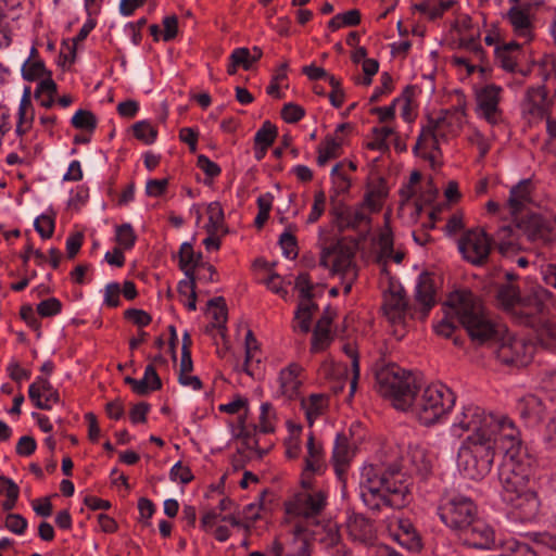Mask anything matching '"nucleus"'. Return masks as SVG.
<instances>
[{"label": "nucleus", "instance_id": "nucleus-13", "mask_svg": "<svg viewBox=\"0 0 556 556\" xmlns=\"http://www.w3.org/2000/svg\"><path fill=\"white\" fill-rule=\"evenodd\" d=\"M327 504V493L317 491H302L295 494L293 502L290 504L289 511L303 517L307 522L318 523L317 516L324 510Z\"/></svg>", "mask_w": 556, "mask_h": 556}, {"label": "nucleus", "instance_id": "nucleus-24", "mask_svg": "<svg viewBox=\"0 0 556 556\" xmlns=\"http://www.w3.org/2000/svg\"><path fill=\"white\" fill-rule=\"evenodd\" d=\"M352 450L349 444V439L343 433L337 434L333 452L332 462L338 476L343 475L352 458Z\"/></svg>", "mask_w": 556, "mask_h": 556}, {"label": "nucleus", "instance_id": "nucleus-55", "mask_svg": "<svg viewBox=\"0 0 556 556\" xmlns=\"http://www.w3.org/2000/svg\"><path fill=\"white\" fill-rule=\"evenodd\" d=\"M229 61H235L236 64L249 71L252 67L251 52L248 48H237L230 54Z\"/></svg>", "mask_w": 556, "mask_h": 556}, {"label": "nucleus", "instance_id": "nucleus-61", "mask_svg": "<svg viewBox=\"0 0 556 556\" xmlns=\"http://www.w3.org/2000/svg\"><path fill=\"white\" fill-rule=\"evenodd\" d=\"M168 186L167 179H150L147 181L146 192L149 197H161Z\"/></svg>", "mask_w": 556, "mask_h": 556}, {"label": "nucleus", "instance_id": "nucleus-39", "mask_svg": "<svg viewBox=\"0 0 556 556\" xmlns=\"http://www.w3.org/2000/svg\"><path fill=\"white\" fill-rule=\"evenodd\" d=\"M132 130L134 136L146 144L153 143L157 136V130L152 127L149 122L146 121L137 122L134 124Z\"/></svg>", "mask_w": 556, "mask_h": 556}, {"label": "nucleus", "instance_id": "nucleus-51", "mask_svg": "<svg viewBox=\"0 0 556 556\" xmlns=\"http://www.w3.org/2000/svg\"><path fill=\"white\" fill-rule=\"evenodd\" d=\"M326 205V197L323 191H318L314 195V203L311 210V213L307 217V223L313 224L316 223L319 217L323 215Z\"/></svg>", "mask_w": 556, "mask_h": 556}, {"label": "nucleus", "instance_id": "nucleus-7", "mask_svg": "<svg viewBox=\"0 0 556 556\" xmlns=\"http://www.w3.org/2000/svg\"><path fill=\"white\" fill-rule=\"evenodd\" d=\"M454 392L444 384H431L421 394L414 395L410 405L413 413L424 426H432L445 416L455 405Z\"/></svg>", "mask_w": 556, "mask_h": 556}, {"label": "nucleus", "instance_id": "nucleus-25", "mask_svg": "<svg viewBox=\"0 0 556 556\" xmlns=\"http://www.w3.org/2000/svg\"><path fill=\"white\" fill-rule=\"evenodd\" d=\"M547 92L543 86L529 88L523 102V111L543 117L546 113Z\"/></svg>", "mask_w": 556, "mask_h": 556}, {"label": "nucleus", "instance_id": "nucleus-19", "mask_svg": "<svg viewBox=\"0 0 556 556\" xmlns=\"http://www.w3.org/2000/svg\"><path fill=\"white\" fill-rule=\"evenodd\" d=\"M355 252L356 243L346 242L344 239L339 240L331 249H328V253H332L334 256L332 271L348 273L352 268Z\"/></svg>", "mask_w": 556, "mask_h": 556}, {"label": "nucleus", "instance_id": "nucleus-54", "mask_svg": "<svg viewBox=\"0 0 556 556\" xmlns=\"http://www.w3.org/2000/svg\"><path fill=\"white\" fill-rule=\"evenodd\" d=\"M380 80L381 86L375 89L369 99L371 103L378 102L382 94L390 93L393 89V79L388 72L381 74Z\"/></svg>", "mask_w": 556, "mask_h": 556}, {"label": "nucleus", "instance_id": "nucleus-53", "mask_svg": "<svg viewBox=\"0 0 556 556\" xmlns=\"http://www.w3.org/2000/svg\"><path fill=\"white\" fill-rule=\"evenodd\" d=\"M5 528L15 534H23L27 528V520L20 514H9L5 518Z\"/></svg>", "mask_w": 556, "mask_h": 556}, {"label": "nucleus", "instance_id": "nucleus-32", "mask_svg": "<svg viewBox=\"0 0 556 556\" xmlns=\"http://www.w3.org/2000/svg\"><path fill=\"white\" fill-rule=\"evenodd\" d=\"M465 115H466L465 108L456 109L454 115H450L446 112L443 116H440L435 119H430L429 125L425 130L427 131V135L429 137H431L432 139H434L437 141V137H442V138L445 137V135L443 132H441V128L443 127V125H445L447 123L448 118H452L455 116L456 121L460 124L462 117H464Z\"/></svg>", "mask_w": 556, "mask_h": 556}, {"label": "nucleus", "instance_id": "nucleus-35", "mask_svg": "<svg viewBox=\"0 0 556 556\" xmlns=\"http://www.w3.org/2000/svg\"><path fill=\"white\" fill-rule=\"evenodd\" d=\"M273 200H274V197L269 192L265 193L263 195H260L257 198L256 203H257V207H258V213L254 220L256 228L261 229L264 226V224L267 222V219L269 218Z\"/></svg>", "mask_w": 556, "mask_h": 556}, {"label": "nucleus", "instance_id": "nucleus-12", "mask_svg": "<svg viewBox=\"0 0 556 556\" xmlns=\"http://www.w3.org/2000/svg\"><path fill=\"white\" fill-rule=\"evenodd\" d=\"M382 309L394 326L406 327L409 319L418 318L417 307L408 304L402 287L390 288L389 292L384 293Z\"/></svg>", "mask_w": 556, "mask_h": 556}, {"label": "nucleus", "instance_id": "nucleus-3", "mask_svg": "<svg viewBox=\"0 0 556 556\" xmlns=\"http://www.w3.org/2000/svg\"><path fill=\"white\" fill-rule=\"evenodd\" d=\"M359 491L364 504L374 511L382 507L401 509L410 501L408 478L395 465L388 469L371 464L364 466Z\"/></svg>", "mask_w": 556, "mask_h": 556}, {"label": "nucleus", "instance_id": "nucleus-10", "mask_svg": "<svg viewBox=\"0 0 556 556\" xmlns=\"http://www.w3.org/2000/svg\"><path fill=\"white\" fill-rule=\"evenodd\" d=\"M493 353L500 363L511 367H525L533 357L535 346L523 338L509 334L492 343Z\"/></svg>", "mask_w": 556, "mask_h": 556}, {"label": "nucleus", "instance_id": "nucleus-34", "mask_svg": "<svg viewBox=\"0 0 556 556\" xmlns=\"http://www.w3.org/2000/svg\"><path fill=\"white\" fill-rule=\"evenodd\" d=\"M71 123L76 129L93 131L97 127V117L91 111L78 110L72 117Z\"/></svg>", "mask_w": 556, "mask_h": 556}, {"label": "nucleus", "instance_id": "nucleus-22", "mask_svg": "<svg viewBox=\"0 0 556 556\" xmlns=\"http://www.w3.org/2000/svg\"><path fill=\"white\" fill-rule=\"evenodd\" d=\"M531 186L530 179H523L510 189L507 207L511 216H516L531 201Z\"/></svg>", "mask_w": 556, "mask_h": 556}, {"label": "nucleus", "instance_id": "nucleus-26", "mask_svg": "<svg viewBox=\"0 0 556 556\" xmlns=\"http://www.w3.org/2000/svg\"><path fill=\"white\" fill-rule=\"evenodd\" d=\"M302 368L298 364H290L279 375L280 393L289 399L298 394L301 381L298 379Z\"/></svg>", "mask_w": 556, "mask_h": 556}, {"label": "nucleus", "instance_id": "nucleus-48", "mask_svg": "<svg viewBox=\"0 0 556 556\" xmlns=\"http://www.w3.org/2000/svg\"><path fill=\"white\" fill-rule=\"evenodd\" d=\"M62 311V303L56 298H49L47 300L41 301L37 305V313L41 317H52L60 314Z\"/></svg>", "mask_w": 556, "mask_h": 556}, {"label": "nucleus", "instance_id": "nucleus-20", "mask_svg": "<svg viewBox=\"0 0 556 556\" xmlns=\"http://www.w3.org/2000/svg\"><path fill=\"white\" fill-rule=\"evenodd\" d=\"M518 219L517 217L515 220ZM511 224H503L492 237V244H495L503 255H509L520 250L518 235Z\"/></svg>", "mask_w": 556, "mask_h": 556}, {"label": "nucleus", "instance_id": "nucleus-11", "mask_svg": "<svg viewBox=\"0 0 556 556\" xmlns=\"http://www.w3.org/2000/svg\"><path fill=\"white\" fill-rule=\"evenodd\" d=\"M492 245V237L481 227L466 230L457 242L463 258L473 266L488 263Z\"/></svg>", "mask_w": 556, "mask_h": 556}, {"label": "nucleus", "instance_id": "nucleus-50", "mask_svg": "<svg viewBox=\"0 0 556 556\" xmlns=\"http://www.w3.org/2000/svg\"><path fill=\"white\" fill-rule=\"evenodd\" d=\"M170 479L179 480L182 484H187L193 480V475L188 466H184L181 462H177L170 469Z\"/></svg>", "mask_w": 556, "mask_h": 556}, {"label": "nucleus", "instance_id": "nucleus-57", "mask_svg": "<svg viewBox=\"0 0 556 556\" xmlns=\"http://www.w3.org/2000/svg\"><path fill=\"white\" fill-rule=\"evenodd\" d=\"M124 382L131 387L132 391L138 395H147L152 390V382H149L146 379H135L130 376L124 378Z\"/></svg>", "mask_w": 556, "mask_h": 556}, {"label": "nucleus", "instance_id": "nucleus-63", "mask_svg": "<svg viewBox=\"0 0 556 556\" xmlns=\"http://www.w3.org/2000/svg\"><path fill=\"white\" fill-rule=\"evenodd\" d=\"M164 33L163 40L170 41L173 40L178 33V18L175 15L166 16L163 20Z\"/></svg>", "mask_w": 556, "mask_h": 556}, {"label": "nucleus", "instance_id": "nucleus-2", "mask_svg": "<svg viewBox=\"0 0 556 556\" xmlns=\"http://www.w3.org/2000/svg\"><path fill=\"white\" fill-rule=\"evenodd\" d=\"M494 454L495 458L502 456L498 480L504 500L520 510L523 519H534L541 502L533 485L532 459L522 447L518 428L506 429Z\"/></svg>", "mask_w": 556, "mask_h": 556}, {"label": "nucleus", "instance_id": "nucleus-29", "mask_svg": "<svg viewBox=\"0 0 556 556\" xmlns=\"http://www.w3.org/2000/svg\"><path fill=\"white\" fill-rule=\"evenodd\" d=\"M317 309L316 303L300 301L294 315V330L307 333L311 330L312 316Z\"/></svg>", "mask_w": 556, "mask_h": 556}, {"label": "nucleus", "instance_id": "nucleus-15", "mask_svg": "<svg viewBox=\"0 0 556 556\" xmlns=\"http://www.w3.org/2000/svg\"><path fill=\"white\" fill-rule=\"evenodd\" d=\"M418 318L424 320L435 304V287L432 274L424 271L419 275L415 293Z\"/></svg>", "mask_w": 556, "mask_h": 556}, {"label": "nucleus", "instance_id": "nucleus-17", "mask_svg": "<svg viewBox=\"0 0 556 556\" xmlns=\"http://www.w3.org/2000/svg\"><path fill=\"white\" fill-rule=\"evenodd\" d=\"M28 396L39 409H51L50 403H59L60 395L47 378L37 377L28 388Z\"/></svg>", "mask_w": 556, "mask_h": 556}, {"label": "nucleus", "instance_id": "nucleus-60", "mask_svg": "<svg viewBox=\"0 0 556 556\" xmlns=\"http://www.w3.org/2000/svg\"><path fill=\"white\" fill-rule=\"evenodd\" d=\"M37 443L33 437L24 435L16 444V453L21 456H30L36 451Z\"/></svg>", "mask_w": 556, "mask_h": 556}, {"label": "nucleus", "instance_id": "nucleus-40", "mask_svg": "<svg viewBox=\"0 0 556 556\" xmlns=\"http://www.w3.org/2000/svg\"><path fill=\"white\" fill-rule=\"evenodd\" d=\"M179 268L182 271L193 270L197 268L195 253L191 243L184 242L179 250Z\"/></svg>", "mask_w": 556, "mask_h": 556}, {"label": "nucleus", "instance_id": "nucleus-27", "mask_svg": "<svg viewBox=\"0 0 556 556\" xmlns=\"http://www.w3.org/2000/svg\"><path fill=\"white\" fill-rule=\"evenodd\" d=\"M507 18L515 34L527 39L531 38L532 23L529 13L518 5L511 7L507 12Z\"/></svg>", "mask_w": 556, "mask_h": 556}, {"label": "nucleus", "instance_id": "nucleus-43", "mask_svg": "<svg viewBox=\"0 0 556 556\" xmlns=\"http://www.w3.org/2000/svg\"><path fill=\"white\" fill-rule=\"evenodd\" d=\"M295 289L300 292L301 301L313 302L312 300L315 296V293L313 292L314 285L312 283L307 273H302L296 277Z\"/></svg>", "mask_w": 556, "mask_h": 556}, {"label": "nucleus", "instance_id": "nucleus-5", "mask_svg": "<svg viewBox=\"0 0 556 556\" xmlns=\"http://www.w3.org/2000/svg\"><path fill=\"white\" fill-rule=\"evenodd\" d=\"M551 298L552 292L541 286L531 287L523 293L510 285L496 288L498 305L511 314L519 324L531 327L536 323V317L546 311Z\"/></svg>", "mask_w": 556, "mask_h": 556}, {"label": "nucleus", "instance_id": "nucleus-45", "mask_svg": "<svg viewBox=\"0 0 556 556\" xmlns=\"http://www.w3.org/2000/svg\"><path fill=\"white\" fill-rule=\"evenodd\" d=\"M374 140L367 144L370 150L383 151L388 148L386 140L388 137L394 134V130L390 127H375L372 129Z\"/></svg>", "mask_w": 556, "mask_h": 556}, {"label": "nucleus", "instance_id": "nucleus-52", "mask_svg": "<svg viewBox=\"0 0 556 556\" xmlns=\"http://www.w3.org/2000/svg\"><path fill=\"white\" fill-rule=\"evenodd\" d=\"M124 317L139 327L148 326L152 317L146 311L139 308H128L124 312Z\"/></svg>", "mask_w": 556, "mask_h": 556}, {"label": "nucleus", "instance_id": "nucleus-46", "mask_svg": "<svg viewBox=\"0 0 556 556\" xmlns=\"http://www.w3.org/2000/svg\"><path fill=\"white\" fill-rule=\"evenodd\" d=\"M279 244L282 249L283 255L288 258L294 260L298 256V242L296 238L288 230L282 232L279 237Z\"/></svg>", "mask_w": 556, "mask_h": 556}, {"label": "nucleus", "instance_id": "nucleus-21", "mask_svg": "<svg viewBox=\"0 0 556 556\" xmlns=\"http://www.w3.org/2000/svg\"><path fill=\"white\" fill-rule=\"evenodd\" d=\"M348 529L353 540L364 544L372 543L376 538V531L372 522L363 515H355L350 518Z\"/></svg>", "mask_w": 556, "mask_h": 556}, {"label": "nucleus", "instance_id": "nucleus-47", "mask_svg": "<svg viewBox=\"0 0 556 556\" xmlns=\"http://www.w3.org/2000/svg\"><path fill=\"white\" fill-rule=\"evenodd\" d=\"M34 227L42 239H50L54 232V218L42 214L36 218Z\"/></svg>", "mask_w": 556, "mask_h": 556}, {"label": "nucleus", "instance_id": "nucleus-62", "mask_svg": "<svg viewBox=\"0 0 556 556\" xmlns=\"http://www.w3.org/2000/svg\"><path fill=\"white\" fill-rule=\"evenodd\" d=\"M84 236L81 232H75L66 239V253L68 258H74L83 244Z\"/></svg>", "mask_w": 556, "mask_h": 556}, {"label": "nucleus", "instance_id": "nucleus-6", "mask_svg": "<svg viewBox=\"0 0 556 556\" xmlns=\"http://www.w3.org/2000/svg\"><path fill=\"white\" fill-rule=\"evenodd\" d=\"M378 392L392 401L396 409L410 407L417 390L415 377L396 364L382 365L375 371Z\"/></svg>", "mask_w": 556, "mask_h": 556}, {"label": "nucleus", "instance_id": "nucleus-49", "mask_svg": "<svg viewBox=\"0 0 556 556\" xmlns=\"http://www.w3.org/2000/svg\"><path fill=\"white\" fill-rule=\"evenodd\" d=\"M305 115V110L295 103H287L281 109V117L286 123L294 124L302 119Z\"/></svg>", "mask_w": 556, "mask_h": 556}, {"label": "nucleus", "instance_id": "nucleus-56", "mask_svg": "<svg viewBox=\"0 0 556 556\" xmlns=\"http://www.w3.org/2000/svg\"><path fill=\"white\" fill-rule=\"evenodd\" d=\"M121 286L117 282L106 285L104 291V304L109 307H117L121 304L119 300Z\"/></svg>", "mask_w": 556, "mask_h": 556}, {"label": "nucleus", "instance_id": "nucleus-9", "mask_svg": "<svg viewBox=\"0 0 556 556\" xmlns=\"http://www.w3.org/2000/svg\"><path fill=\"white\" fill-rule=\"evenodd\" d=\"M516 228L533 243L556 244V215L552 213H529L516 219Z\"/></svg>", "mask_w": 556, "mask_h": 556}, {"label": "nucleus", "instance_id": "nucleus-14", "mask_svg": "<svg viewBox=\"0 0 556 556\" xmlns=\"http://www.w3.org/2000/svg\"><path fill=\"white\" fill-rule=\"evenodd\" d=\"M457 536L468 547L490 549L495 546V532L493 528L479 518L478 515L470 522L469 527L460 531Z\"/></svg>", "mask_w": 556, "mask_h": 556}, {"label": "nucleus", "instance_id": "nucleus-36", "mask_svg": "<svg viewBox=\"0 0 556 556\" xmlns=\"http://www.w3.org/2000/svg\"><path fill=\"white\" fill-rule=\"evenodd\" d=\"M207 306L216 308V311L213 313V319L215 320L213 327H217L218 329H226L225 324L227 321V306L225 299L223 296L213 298L207 302Z\"/></svg>", "mask_w": 556, "mask_h": 556}, {"label": "nucleus", "instance_id": "nucleus-8", "mask_svg": "<svg viewBox=\"0 0 556 556\" xmlns=\"http://www.w3.org/2000/svg\"><path fill=\"white\" fill-rule=\"evenodd\" d=\"M441 521L456 535L459 534L478 515L477 505L464 495L444 496L438 506Z\"/></svg>", "mask_w": 556, "mask_h": 556}, {"label": "nucleus", "instance_id": "nucleus-4", "mask_svg": "<svg viewBox=\"0 0 556 556\" xmlns=\"http://www.w3.org/2000/svg\"><path fill=\"white\" fill-rule=\"evenodd\" d=\"M445 305L477 344L494 341L498 337V326L485 311L481 300L470 290L452 292Z\"/></svg>", "mask_w": 556, "mask_h": 556}, {"label": "nucleus", "instance_id": "nucleus-64", "mask_svg": "<svg viewBox=\"0 0 556 556\" xmlns=\"http://www.w3.org/2000/svg\"><path fill=\"white\" fill-rule=\"evenodd\" d=\"M380 256L391 258L393 251V237L390 230L379 236Z\"/></svg>", "mask_w": 556, "mask_h": 556}, {"label": "nucleus", "instance_id": "nucleus-44", "mask_svg": "<svg viewBox=\"0 0 556 556\" xmlns=\"http://www.w3.org/2000/svg\"><path fill=\"white\" fill-rule=\"evenodd\" d=\"M197 166L203 170V173L206 175V177L210 179V181L205 180L204 182L206 185L212 182V179L219 176L222 173L220 166L211 161L206 155H199L197 159Z\"/></svg>", "mask_w": 556, "mask_h": 556}, {"label": "nucleus", "instance_id": "nucleus-1", "mask_svg": "<svg viewBox=\"0 0 556 556\" xmlns=\"http://www.w3.org/2000/svg\"><path fill=\"white\" fill-rule=\"evenodd\" d=\"M452 426L462 431H472L459 448L458 467L465 477L476 481L490 473L495 462L494 451L503 441L506 429L517 428L509 417L486 414L475 404L463 406Z\"/></svg>", "mask_w": 556, "mask_h": 556}, {"label": "nucleus", "instance_id": "nucleus-42", "mask_svg": "<svg viewBox=\"0 0 556 556\" xmlns=\"http://www.w3.org/2000/svg\"><path fill=\"white\" fill-rule=\"evenodd\" d=\"M137 236L130 224H123L116 227V242L125 250L135 245Z\"/></svg>", "mask_w": 556, "mask_h": 556}, {"label": "nucleus", "instance_id": "nucleus-58", "mask_svg": "<svg viewBox=\"0 0 556 556\" xmlns=\"http://www.w3.org/2000/svg\"><path fill=\"white\" fill-rule=\"evenodd\" d=\"M46 76H47V78L42 79L37 86V89L35 91L36 99H40L41 96H43V94L55 96L58 92V86L54 83V80L51 78V73H48V75H46Z\"/></svg>", "mask_w": 556, "mask_h": 556}, {"label": "nucleus", "instance_id": "nucleus-33", "mask_svg": "<svg viewBox=\"0 0 556 556\" xmlns=\"http://www.w3.org/2000/svg\"><path fill=\"white\" fill-rule=\"evenodd\" d=\"M51 73L45 66V63L40 60L25 61L22 67V76L25 80L34 81Z\"/></svg>", "mask_w": 556, "mask_h": 556}, {"label": "nucleus", "instance_id": "nucleus-38", "mask_svg": "<svg viewBox=\"0 0 556 556\" xmlns=\"http://www.w3.org/2000/svg\"><path fill=\"white\" fill-rule=\"evenodd\" d=\"M276 414L270 403H263L261 406V415H260V424L255 427V430H258L262 433H271L275 428L273 425V420L275 419Z\"/></svg>", "mask_w": 556, "mask_h": 556}, {"label": "nucleus", "instance_id": "nucleus-16", "mask_svg": "<svg viewBox=\"0 0 556 556\" xmlns=\"http://www.w3.org/2000/svg\"><path fill=\"white\" fill-rule=\"evenodd\" d=\"M501 87L496 85H488L477 92L478 108L482 116L492 125L501 119V111L498 109Z\"/></svg>", "mask_w": 556, "mask_h": 556}, {"label": "nucleus", "instance_id": "nucleus-23", "mask_svg": "<svg viewBox=\"0 0 556 556\" xmlns=\"http://www.w3.org/2000/svg\"><path fill=\"white\" fill-rule=\"evenodd\" d=\"M336 216L343 228L357 229L362 225L370 223L369 213L359 205L355 208L349 206L337 208Z\"/></svg>", "mask_w": 556, "mask_h": 556}, {"label": "nucleus", "instance_id": "nucleus-59", "mask_svg": "<svg viewBox=\"0 0 556 556\" xmlns=\"http://www.w3.org/2000/svg\"><path fill=\"white\" fill-rule=\"evenodd\" d=\"M532 541L549 549L556 551V535L549 532H535L530 535Z\"/></svg>", "mask_w": 556, "mask_h": 556}, {"label": "nucleus", "instance_id": "nucleus-30", "mask_svg": "<svg viewBox=\"0 0 556 556\" xmlns=\"http://www.w3.org/2000/svg\"><path fill=\"white\" fill-rule=\"evenodd\" d=\"M207 215L208 222L205 225V230L208 235H217L219 231L228 232L224 222V211L219 202H212L207 205Z\"/></svg>", "mask_w": 556, "mask_h": 556}, {"label": "nucleus", "instance_id": "nucleus-28", "mask_svg": "<svg viewBox=\"0 0 556 556\" xmlns=\"http://www.w3.org/2000/svg\"><path fill=\"white\" fill-rule=\"evenodd\" d=\"M326 465L321 456V447L316 445L314 434L311 432L307 439V456L305 457V473H321Z\"/></svg>", "mask_w": 556, "mask_h": 556}, {"label": "nucleus", "instance_id": "nucleus-37", "mask_svg": "<svg viewBox=\"0 0 556 556\" xmlns=\"http://www.w3.org/2000/svg\"><path fill=\"white\" fill-rule=\"evenodd\" d=\"M277 137V127L269 121L263 123L262 127L256 131L254 144H264L270 147Z\"/></svg>", "mask_w": 556, "mask_h": 556}, {"label": "nucleus", "instance_id": "nucleus-18", "mask_svg": "<svg viewBox=\"0 0 556 556\" xmlns=\"http://www.w3.org/2000/svg\"><path fill=\"white\" fill-rule=\"evenodd\" d=\"M545 409L546 407L542 399L535 394H527L520 397L516 403L517 413L529 427H534L540 424Z\"/></svg>", "mask_w": 556, "mask_h": 556}, {"label": "nucleus", "instance_id": "nucleus-31", "mask_svg": "<svg viewBox=\"0 0 556 556\" xmlns=\"http://www.w3.org/2000/svg\"><path fill=\"white\" fill-rule=\"evenodd\" d=\"M341 146V140L327 136L317 148V164L319 166H325L329 160L338 157Z\"/></svg>", "mask_w": 556, "mask_h": 556}, {"label": "nucleus", "instance_id": "nucleus-41", "mask_svg": "<svg viewBox=\"0 0 556 556\" xmlns=\"http://www.w3.org/2000/svg\"><path fill=\"white\" fill-rule=\"evenodd\" d=\"M330 329L315 326L313 330L311 352L317 353L325 350L331 342Z\"/></svg>", "mask_w": 556, "mask_h": 556}]
</instances>
